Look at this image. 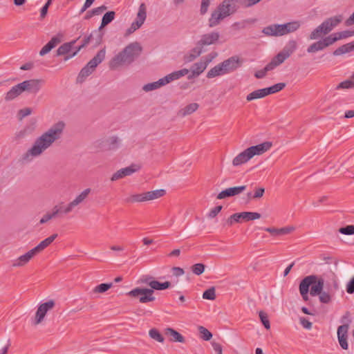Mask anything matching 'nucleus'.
<instances>
[{"label": "nucleus", "instance_id": "obj_27", "mask_svg": "<svg viewBox=\"0 0 354 354\" xmlns=\"http://www.w3.org/2000/svg\"><path fill=\"white\" fill-rule=\"evenodd\" d=\"M251 158V156L246 149L233 159L232 165L237 167L247 162Z\"/></svg>", "mask_w": 354, "mask_h": 354}, {"label": "nucleus", "instance_id": "obj_18", "mask_svg": "<svg viewBox=\"0 0 354 354\" xmlns=\"http://www.w3.org/2000/svg\"><path fill=\"white\" fill-rule=\"evenodd\" d=\"M140 168V167L137 165H131L125 168L120 169L112 175L111 180L115 181L125 176H131L138 171Z\"/></svg>", "mask_w": 354, "mask_h": 354}, {"label": "nucleus", "instance_id": "obj_8", "mask_svg": "<svg viewBox=\"0 0 354 354\" xmlns=\"http://www.w3.org/2000/svg\"><path fill=\"white\" fill-rule=\"evenodd\" d=\"M342 21V15L330 17L324 21L318 26L310 35L309 39L311 40L317 39L322 35L329 33L335 27L338 26Z\"/></svg>", "mask_w": 354, "mask_h": 354}, {"label": "nucleus", "instance_id": "obj_57", "mask_svg": "<svg viewBox=\"0 0 354 354\" xmlns=\"http://www.w3.org/2000/svg\"><path fill=\"white\" fill-rule=\"evenodd\" d=\"M223 207L221 205H218L214 207L210 210V212L208 214V217L210 218H213L216 217L218 214L221 211Z\"/></svg>", "mask_w": 354, "mask_h": 354}, {"label": "nucleus", "instance_id": "obj_62", "mask_svg": "<svg viewBox=\"0 0 354 354\" xmlns=\"http://www.w3.org/2000/svg\"><path fill=\"white\" fill-rule=\"evenodd\" d=\"M211 344L216 354H223V348L221 344L212 342Z\"/></svg>", "mask_w": 354, "mask_h": 354}, {"label": "nucleus", "instance_id": "obj_48", "mask_svg": "<svg viewBox=\"0 0 354 354\" xmlns=\"http://www.w3.org/2000/svg\"><path fill=\"white\" fill-rule=\"evenodd\" d=\"M112 286V283H101L98 286H97L93 289V292L95 293H103L106 291H107L109 289H110Z\"/></svg>", "mask_w": 354, "mask_h": 354}, {"label": "nucleus", "instance_id": "obj_34", "mask_svg": "<svg viewBox=\"0 0 354 354\" xmlns=\"http://www.w3.org/2000/svg\"><path fill=\"white\" fill-rule=\"evenodd\" d=\"M354 50V41L353 42L348 43L346 44L342 45L340 47L337 48L335 50L333 51V54L334 56H339L346 53H350Z\"/></svg>", "mask_w": 354, "mask_h": 354}, {"label": "nucleus", "instance_id": "obj_19", "mask_svg": "<svg viewBox=\"0 0 354 354\" xmlns=\"http://www.w3.org/2000/svg\"><path fill=\"white\" fill-rule=\"evenodd\" d=\"M308 277H314V281L312 283L311 288L310 290V294L311 296L315 297L319 295L323 292L324 286V279L323 277L311 274Z\"/></svg>", "mask_w": 354, "mask_h": 354}, {"label": "nucleus", "instance_id": "obj_58", "mask_svg": "<svg viewBox=\"0 0 354 354\" xmlns=\"http://www.w3.org/2000/svg\"><path fill=\"white\" fill-rule=\"evenodd\" d=\"M295 230V227L292 226H288L278 229L279 236L285 235L291 233Z\"/></svg>", "mask_w": 354, "mask_h": 354}, {"label": "nucleus", "instance_id": "obj_49", "mask_svg": "<svg viewBox=\"0 0 354 354\" xmlns=\"http://www.w3.org/2000/svg\"><path fill=\"white\" fill-rule=\"evenodd\" d=\"M259 315L261 322L263 324V325L264 326V327L266 329H270V321H269L268 316L267 313H266L263 311H260L259 313Z\"/></svg>", "mask_w": 354, "mask_h": 354}, {"label": "nucleus", "instance_id": "obj_16", "mask_svg": "<svg viewBox=\"0 0 354 354\" xmlns=\"http://www.w3.org/2000/svg\"><path fill=\"white\" fill-rule=\"evenodd\" d=\"M55 306V302L53 300H49L44 304H41L37 308L35 314V319L34 324L37 325L40 324L44 319L47 312Z\"/></svg>", "mask_w": 354, "mask_h": 354}, {"label": "nucleus", "instance_id": "obj_51", "mask_svg": "<svg viewBox=\"0 0 354 354\" xmlns=\"http://www.w3.org/2000/svg\"><path fill=\"white\" fill-rule=\"evenodd\" d=\"M322 40L324 43L325 48L333 44L335 42L337 41V39L335 37L334 34L330 35L329 36L323 38Z\"/></svg>", "mask_w": 354, "mask_h": 354}, {"label": "nucleus", "instance_id": "obj_40", "mask_svg": "<svg viewBox=\"0 0 354 354\" xmlns=\"http://www.w3.org/2000/svg\"><path fill=\"white\" fill-rule=\"evenodd\" d=\"M351 315L349 311L345 312V313L340 319V322L342 324V325L339 326V327H346V330H349L350 325L352 323Z\"/></svg>", "mask_w": 354, "mask_h": 354}, {"label": "nucleus", "instance_id": "obj_59", "mask_svg": "<svg viewBox=\"0 0 354 354\" xmlns=\"http://www.w3.org/2000/svg\"><path fill=\"white\" fill-rule=\"evenodd\" d=\"M209 3L210 0H202L200 10L201 15H205L207 12Z\"/></svg>", "mask_w": 354, "mask_h": 354}, {"label": "nucleus", "instance_id": "obj_1", "mask_svg": "<svg viewBox=\"0 0 354 354\" xmlns=\"http://www.w3.org/2000/svg\"><path fill=\"white\" fill-rule=\"evenodd\" d=\"M64 127L65 124L62 121L53 125L47 131L35 140L32 147L24 154L22 159L30 160V157H37L42 154L55 141L60 138Z\"/></svg>", "mask_w": 354, "mask_h": 354}, {"label": "nucleus", "instance_id": "obj_31", "mask_svg": "<svg viewBox=\"0 0 354 354\" xmlns=\"http://www.w3.org/2000/svg\"><path fill=\"white\" fill-rule=\"evenodd\" d=\"M165 334L170 337V340L171 342L180 343L185 342V337L178 331L175 330L171 328H167L165 330Z\"/></svg>", "mask_w": 354, "mask_h": 354}, {"label": "nucleus", "instance_id": "obj_21", "mask_svg": "<svg viewBox=\"0 0 354 354\" xmlns=\"http://www.w3.org/2000/svg\"><path fill=\"white\" fill-rule=\"evenodd\" d=\"M272 146V142L267 141L255 146H252L248 148L247 149L248 151L250 153L251 158H252L255 155H261L263 153L266 152L271 148Z\"/></svg>", "mask_w": 354, "mask_h": 354}, {"label": "nucleus", "instance_id": "obj_36", "mask_svg": "<svg viewBox=\"0 0 354 354\" xmlns=\"http://www.w3.org/2000/svg\"><path fill=\"white\" fill-rule=\"evenodd\" d=\"M299 27L300 24L299 21H291L285 24H282L281 29H283V35H287L288 33L295 32Z\"/></svg>", "mask_w": 354, "mask_h": 354}, {"label": "nucleus", "instance_id": "obj_14", "mask_svg": "<svg viewBox=\"0 0 354 354\" xmlns=\"http://www.w3.org/2000/svg\"><path fill=\"white\" fill-rule=\"evenodd\" d=\"M115 16V13L114 11H109L102 17L101 25L99 27L98 30L95 31V33L97 34V37L95 39V46H98L102 42L103 34L100 32L101 29L110 24L114 19Z\"/></svg>", "mask_w": 354, "mask_h": 354}, {"label": "nucleus", "instance_id": "obj_47", "mask_svg": "<svg viewBox=\"0 0 354 354\" xmlns=\"http://www.w3.org/2000/svg\"><path fill=\"white\" fill-rule=\"evenodd\" d=\"M203 298L205 299L214 300L216 299V291L214 287H211L204 291Z\"/></svg>", "mask_w": 354, "mask_h": 354}, {"label": "nucleus", "instance_id": "obj_2", "mask_svg": "<svg viewBox=\"0 0 354 354\" xmlns=\"http://www.w3.org/2000/svg\"><path fill=\"white\" fill-rule=\"evenodd\" d=\"M140 282L150 287V288H136L127 295L131 297L138 298L139 301L142 304L155 301L153 297L154 290H163L171 287V284L169 281L160 282L149 275H143L140 278Z\"/></svg>", "mask_w": 354, "mask_h": 354}, {"label": "nucleus", "instance_id": "obj_9", "mask_svg": "<svg viewBox=\"0 0 354 354\" xmlns=\"http://www.w3.org/2000/svg\"><path fill=\"white\" fill-rule=\"evenodd\" d=\"M165 194L166 191L163 189H156L130 195L124 199V201L127 203H143L160 198Z\"/></svg>", "mask_w": 354, "mask_h": 354}, {"label": "nucleus", "instance_id": "obj_30", "mask_svg": "<svg viewBox=\"0 0 354 354\" xmlns=\"http://www.w3.org/2000/svg\"><path fill=\"white\" fill-rule=\"evenodd\" d=\"M189 71L187 68H183V69H181V70H179L177 71H174L163 77L165 82L167 84L171 82V81L178 80V79L180 78L181 77L185 76V75L188 74Z\"/></svg>", "mask_w": 354, "mask_h": 354}, {"label": "nucleus", "instance_id": "obj_3", "mask_svg": "<svg viewBox=\"0 0 354 354\" xmlns=\"http://www.w3.org/2000/svg\"><path fill=\"white\" fill-rule=\"evenodd\" d=\"M142 48L138 42H132L114 56L109 62L111 69L131 64L141 53Z\"/></svg>", "mask_w": 354, "mask_h": 354}, {"label": "nucleus", "instance_id": "obj_35", "mask_svg": "<svg viewBox=\"0 0 354 354\" xmlns=\"http://www.w3.org/2000/svg\"><path fill=\"white\" fill-rule=\"evenodd\" d=\"M268 95L266 88L258 89L252 91L246 96L247 101L250 102L256 99L263 98Z\"/></svg>", "mask_w": 354, "mask_h": 354}, {"label": "nucleus", "instance_id": "obj_63", "mask_svg": "<svg viewBox=\"0 0 354 354\" xmlns=\"http://www.w3.org/2000/svg\"><path fill=\"white\" fill-rule=\"evenodd\" d=\"M300 324L304 328L310 329L312 328V323L305 317L300 318Z\"/></svg>", "mask_w": 354, "mask_h": 354}, {"label": "nucleus", "instance_id": "obj_11", "mask_svg": "<svg viewBox=\"0 0 354 354\" xmlns=\"http://www.w3.org/2000/svg\"><path fill=\"white\" fill-rule=\"evenodd\" d=\"M261 214L252 212H243L235 213L231 215L226 221L227 226H232L234 223H241L242 221H250L260 218Z\"/></svg>", "mask_w": 354, "mask_h": 354}, {"label": "nucleus", "instance_id": "obj_24", "mask_svg": "<svg viewBox=\"0 0 354 354\" xmlns=\"http://www.w3.org/2000/svg\"><path fill=\"white\" fill-rule=\"evenodd\" d=\"M62 35L54 36L41 49L39 55L44 56L48 53L53 48L62 41Z\"/></svg>", "mask_w": 354, "mask_h": 354}, {"label": "nucleus", "instance_id": "obj_52", "mask_svg": "<svg viewBox=\"0 0 354 354\" xmlns=\"http://www.w3.org/2000/svg\"><path fill=\"white\" fill-rule=\"evenodd\" d=\"M107 142H109V149H115L118 147L120 140L118 137L112 136L109 138Z\"/></svg>", "mask_w": 354, "mask_h": 354}, {"label": "nucleus", "instance_id": "obj_41", "mask_svg": "<svg viewBox=\"0 0 354 354\" xmlns=\"http://www.w3.org/2000/svg\"><path fill=\"white\" fill-rule=\"evenodd\" d=\"M198 332L200 333V337L205 341H209L212 337V333L208 330L206 328L202 326H199L198 327Z\"/></svg>", "mask_w": 354, "mask_h": 354}, {"label": "nucleus", "instance_id": "obj_45", "mask_svg": "<svg viewBox=\"0 0 354 354\" xmlns=\"http://www.w3.org/2000/svg\"><path fill=\"white\" fill-rule=\"evenodd\" d=\"M353 87H354V76L350 80H346L339 83L337 86V89L351 88Z\"/></svg>", "mask_w": 354, "mask_h": 354}, {"label": "nucleus", "instance_id": "obj_20", "mask_svg": "<svg viewBox=\"0 0 354 354\" xmlns=\"http://www.w3.org/2000/svg\"><path fill=\"white\" fill-rule=\"evenodd\" d=\"M246 185H241L238 187H232L227 188L221 191L218 195V199H223L225 198L234 196L240 194L246 189Z\"/></svg>", "mask_w": 354, "mask_h": 354}, {"label": "nucleus", "instance_id": "obj_5", "mask_svg": "<svg viewBox=\"0 0 354 354\" xmlns=\"http://www.w3.org/2000/svg\"><path fill=\"white\" fill-rule=\"evenodd\" d=\"M240 0H224L212 12L209 19V26L213 28L218 25L225 17L234 13L239 7Z\"/></svg>", "mask_w": 354, "mask_h": 354}, {"label": "nucleus", "instance_id": "obj_32", "mask_svg": "<svg viewBox=\"0 0 354 354\" xmlns=\"http://www.w3.org/2000/svg\"><path fill=\"white\" fill-rule=\"evenodd\" d=\"M62 212L58 205L53 207L52 212H47L39 221V224H44L50 220L55 218L59 212Z\"/></svg>", "mask_w": 354, "mask_h": 354}, {"label": "nucleus", "instance_id": "obj_53", "mask_svg": "<svg viewBox=\"0 0 354 354\" xmlns=\"http://www.w3.org/2000/svg\"><path fill=\"white\" fill-rule=\"evenodd\" d=\"M205 51V49H204L202 46L198 45V42L197 41L196 46L191 50L190 53L194 55L196 58Z\"/></svg>", "mask_w": 354, "mask_h": 354}, {"label": "nucleus", "instance_id": "obj_25", "mask_svg": "<svg viewBox=\"0 0 354 354\" xmlns=\"http://www.w3.org/2000/svg\"><path fill=\"white\" fill-rule=\"evenodd\" d=\"M282 24H273L265 27L263 29V32L268 36H282L283 35V29H281Z\"/></svg>", "mask_w": 354, "mask_h": 354}, {"label": "nucleus", "instance_id": "obj_29", "mask_svg": "<svg viewBox=\"0 0 354 354\" xmlns=\"http://www.w3.org/2000/svg\"><path fill=\"white\" fill-rule=\"evenodd\" d=\"M24 92L21 85L20 83L12 86L11 89L8 91L5 95L6 101H10L20 95Z\"/></svg>", "mask_w": 354, "mask_h": 354}, {"label": "nucleus", "instance_id": "obj_37", "mask_svg": "<svg viewBox=\"0 0 354 354\" xmlns=\"http://www.w3.org/2000/svg\"><path fill=\"white\" fill-rule=\"evenodd\" d=\"M165 84H166L165 82L164 78H161L157 82H151V83L145 84L143 86V90L146 92H148V91H151L157 89V88H160V86H164Z\"/></svg>", "mask_w": 354, "mask_h": 354}, {"label": "nucleus", "instance_id": "obj_56", "mask_svg": "<svg viewBox=\"0 0 354 354\" xmlns=\"http://www.w3.org/2000/svg\"><path fill=\"white\" fill-rule=\"evenodd\" d=\"M337 41L351 37L350 30H344L334 33Z\"/></svg>", "mask_w": 354, "mask_h": 354}, {"label": "nucleus", "instance_id": "obj_55", "mask_svg": "<svg viewBox=\"0 0 354 354\" xmlns=\"http://www.w3.org/2000/svg\"><path fill=\"white\" fill-rule=\"evenodd\" d=\"M217 56V53L216 52L211 53L203 57L201 60L203 61V62L207 66L208 64L212 62V61Z\"/></svg>", "mask_w": 354, "mask_h": 354}, {"label": "nucleus", "instance_id": "obj_7", "mask_svg": "<svg viewBox=\"0 0 354 354\" xmlns=\"http://www.w3.org/2000/svg\"><path fill=\"white\" fill-rule=\"evenodd\" d=\"M57 234H53L48 238L45 239L42 241H41L36 247L29 250L26 254L20 256L13 263L12 266L14 267H21L26 265L33 257L37 255V254L41 252L44 250H45L48 246H49L54 240L57 238Z\"/></svg>", "mask_w": 354, "mask_h": 354}, {"label": "nucleus", "instance_id": "obj_33", "mask_svg": "<svg viewBox=\"0 0 354 354\" xmlns=\"http://www.w3.org/2000/svg\"><path fill=\"white\" fill-rule=\"evenodd\" d=\"M354 50V41L353 42L348 43L346 44L342 45L340 47L337 48L335 50L333 51V54L334 56H339L346 53H350Z\"/></svg>", "mask_w": 354, "mask_h": 354}, {"label": "nucleus", "instance_id": "obj_60", "mask_svg": "<svg viewBox=\"0 0 354 354\" xmlns=\"http://www.w3.org/2000/svg\"><path fill=\"white\" fill-rule=\"evenodd\" d=\"M32 113V110L30 108H24L22 109H20L19 111V116L20 117V119H22L29 115H30Z\"/></svg>", "mask_w": 354, "mask_h": 354}, {"label": "nucleus", "instance_id": "obj_42", "mask_svg": "<svg viewBox=\"0 0 354 354\" xmlns=\"http://www.w3.org/2000/svg\"><path fill=\"white\" fill-rule=\"evenodd\" d=\"M198 106H199L197 103H192L187 105L184 109L181 110L182 115L185 116L187 115L192 114L198 109Z\"/></svg>", "mask_w": 354, "mask_h": 354}, {"label": "nucleus", "instance_id": "obj_13", "mask_svg": "<svg viewBox=\"0 0 354 354\" xmlns=\"http://www.w3.org/2000/svg\"><path fill=\"white\" fill-rule=\"evenodd\" d=\"M91 189L90 188L85 189L79 195H77L74 200L70 202L66 207L62 210V212L67 214L73 211V209L82 203L88 197L91 193Z\"/></svg>", "mask_w": 354, "mask_h": 354}, {"label": "nucleus", "instance_id": "obj_39", "mask_svg": "<svg viewBox=\"0 0 354 354\" xmlns=\"http://www.w3.org/2000/svg\"><path fill=\"white\" fill-rule=\"evenodd\" d=\"M325 48L324 43L322 39L314 42L311 45H310L307 48V52L308 53H314L319 50H322Z\"/></svg>", "mask_w": 354, "mask_h": 354}, {"label": "nucleus", "instance_id": "obj_23", "mask_svg": "<svg viewBox=\"0 0 354 354\" xmlns=\"http://www.w3.org/2000/svg\"><path fill=\"white\" fill-rule=\"evenodd\" d=\"M346 327H338L337 335V339L339 344L340 347L344 350H348V330H346Z\"/></svg>", "mask_w": 354, "mask_h": 354}, {"label": "nucleus", "instance_id": "obj_46", "mask_svg": "<svg viewBox=\"0 0 354 354\" xmlns=\"http://www.w3.org/2000/svg\"><path fill=\"white\" fill-rule=\"evenodd\" d=\"M205 266L203 263H196L191 267L192 272L196 275H201L205 271Z\"/></svg>", "mask_w": 354, "mask_h": 354}, {"label": "nucleus", "instance_id": "obj_50", "mask_svg": "<svg viewBox=\"0 0 354 354\" xmlns=\"http://www.w3.org/2000/svg\"><path fill=\"white\" fill-rule=\"evenodd\" d=\"M319 299L322 304H329L332 300V296L329 292L323 291L319 295Z\"/></svg>", "mask_w": 354, "mask_h": 354}, {"label": "nucleus", "instance_id": "obj_26", "mask_svg": "<svg viewBox=\"0 0 354 354\" xmlns=\"http://www.w3.org/2000/svg\"><path fill=\"white\" fill-rule=\"evenodd\" d=\"M207 67V66L203 61L200 60L199 62L194 63L191 67L192 74L189 75L187 78L191 80L194 77L198 76L206 69Z\"/></svg>", "mask_w": 354, "mask_h": 354}, {"label": "nucleus", "instance_id": "obj_54", "mask_svg": "<svg viewBox=\"0 0 354 354\" xmlns=\"http://www.w3.org/2000/svg\"><path fill=\"white\" fill-rule=\"evenodd\" d=\"M339 232L341 234H346V235L354 234V225H346V227H341V228H339Z\"/></svg>", "mask_w": 354, "mask_h": 354}, {"label": "nucleus", "instance_id": "obj_22", "mask_svg": "<svg viewBox=\"0 0 354 354\" xmlns=\"http://www.w3.org/2000/svg\"><path fill=\"white\" fill-rule=\"evenodd\" d=\"M314 277H304L299 283V292L304 301L308 300V293L309 292V288L314 281Z\"/></svg>", "mask_w": 354, "mask_h": 354}, {"label": "nucleus", "instance_id": "obj_6", "mask_svg": "<svg viewBox=\"0 0 354 354\" xmlns=\"http://www.w3.org/2000/svg\"><path fill=\"white\" fill-rule=\"evenodd\" d=\"M243 59L238 55H234L216 65L207 73L209 79L232 73L243 64Z\"/></svg>", "mask_w": 354, "mask_h": 354}, {"label": "nucleus", "instance_id": "obj_61", "mask_svg": "<svg viewBox=\"0 0 354 354\" xmlns=\"http://www.w3.org/2000/svg\"><path fill=\"white\" fill-rule=\"evenodd\" d=\"M107 7L104 5H102L101 6L92 9V12L94 14L95 16L100 15L102 14L105 10H106Z\"/></svg>", "mask_w": 354, "mask_h": 354}, {"label": "nucleus", "instance_id": "obj_10", "mask_svg": "<svg viewBox=\"0 0 354 354\" xmlns=\"http://www.w3.org/2000/svg\"><path fill=\"white\" fill-rule=\"evenodd\" d=\"M105 54L106 51L104 48L99 50L96 55L80 71L77 77L78 81L82 82L86 77L90 75L94 71L97 66L104 59Z\"/></svg>", "mask_w": 354, "mask_h": 354}, {"label": "nucleus", "instance_id": "obj_64", "mask_svg": "<svg viewBox=\"0 0 354 354\" xmlns=\"http://www.w3.org/2000/svg\"><path fill=\"white\" fill-rule=\"evenodd\" d=\"M346 292L349 294L354 293V277L348 283L346 286Z\"/></svg>", "mask_w": 354, "mask_h": 354}, {"label": "nucleus", "instance_id": "obj_44", "mask_svg": "<svg viewBox=\"0 0 354 354\" xmlns=\"http://www.w3.org/2000/svg\"><path fill=\"white\" fill-rule=\"evenodd\" d=\"M149 335L151 338L156 340L158 342L162 343L165 340L163 336L160 333L156 328H152L149 330Z\"/></svg>", "mask_w": 354, "mask_h": 354}, {"label": "nucleus", "instance_id": "obj_38", "mask_svg": "<svg viewBox=\"0 0 354 354\" xmlns=\"http://www.w3.org/2000/svg\"><path fill=\"white\" fill-rule=\"evenodd\" d=\"M93 39V34H91L90 35L84 37V40H83V43L81 46H80L78 48H76V50L73 52V53L71 55H69L68 56H66L64 59V61H67L69 59L73 57L74 56H75L77 53L84 47H85L87 44H89V42L91 41V40Z\"/></svg>", "mask_w": 354, "mask_h": 354}, {"label": "nucleus", "instance_id": "obj_17", "mask_svg": "<svg viewBox=\"0 0 354 354\" xmlns=\"http://www.w3.org/2000/svg\"><path fill=\"white\" fill-rule=\"evenodd\" d=\"M44 82L42 80L32 79L24 81L20 83V85H21L24 91L37 93L40 90Z\"/></svg>", "mask_w": 354, "mask_h": 354}, {"label": "nucleus", "instance_id": "obj_28", "mask_svg": "<svg viewBox=\"0 0 354 354\" xmlns=\"http://www.w3.org/2000/svg\"><path fill=\"white\" fill-rule=\"evenodd\" d=\"M75 42L76 40H73L61 45L57 50V55H65V58L66 56L71 55L73 53H71V52Z\"/></svg>", "mask_w": 354, "mask_h": 354}, {"label": "nucleus", "instance_id": "obj_15", "mask_svg": "<svg viewBox=\"0 0 354 354\" xmlns=\"http://www.w3.org/2000/svg\"><path fill=\"white\" fill-rule=\"evenodd\" d=\"M220 37V33L217 31L203 34L198 41V45L202 46L203 48L207 46L215 45L218 44Z\"/></svg>", "mask_w": 354, "mask_h": 354}, {"label": "nucleus", "instance_id": "obj_43", "mask_svg": "<svg viewBox=\"0 0 354 354\" xmlns=\"http://www.w3.org/2000/svg\"><path fill=\"white\" fill-rule=\"evenodd\" d=\"M285 86H286V84L281 82V83L275 84L273 86L266 88L268 95H270V94H273V93H277V92L281 91L282 89H283L285 88Z\"/></svg>", "mask_w": 354, "mask_h": 354}, {"label": "nucleus", "instance_id": "obj_12", "mask_svg": "<svg viewBox=\"0 0 354 354\" xmlns=\"http://www.w3.org/2000/svg\"><path fill=\"white\" fill-rule=\"evenodd\" d=\"M147 17V8L144 3H142L138 9L136 20L131 24V26L127 30L125 35L129 36L136 30L140 28L144 24Z\"/></svg>", "mask_w": 354, "mask_h": 354}, {"label": "nucleus", "instance_id": "obj_4", "mask_svg": "<svg viewBox=\"0 0 354 354\" xmlns=\"http://www.w3.org/2000/svg\"><path fill=\"white\" fill-rule=\"evenodd\" d=\"M297 49V42L290 40L284 46L281 51L275 55L271 61L261 70L257 71L254 76L257 79L263 78L268 71L274 70L276 67L284 62Z\"/></svg>", "mask_w": 354, "mask_h": 354}]
</instances>
